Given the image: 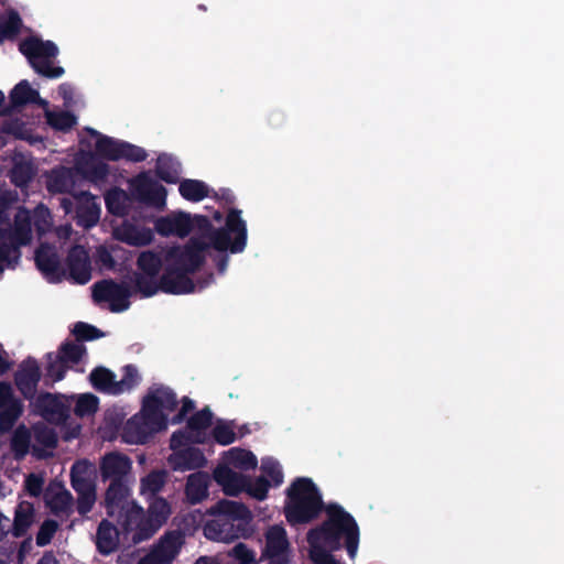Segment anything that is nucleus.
<instances>
[{"mask_svg": "<svg viewBox=\"0 0 564 564\" xmlns=\"http://www.w3.org/2000/svg\"><path fill=\"white\" fill-rule=\"evenodd\" d=\"M155 230L159 235L164 237L174 235L173 216L159 218L155 221Z\"/></svg>", "mask_w": 564, "mask_h": 564, "instance_id": "338daca9", "label": "nucleus"}, {"mask_svg": "<svg viewBox=\"0 0 564 564\" xmlns=\"http://www.w3.org/2000/svg\"><path fill=\"white\" fill-rule=\"evenodd\" d=\"M32 239V220L30 212L20 208L13 224L9 221L4 247H0V257H3V271L15 269L21 262V248Z\"/></svg>", "mask_w": 564, "mask_h": 564, "instance_id": "0eeeda50", "label": "nucleus"}, {"mask_svg": "<svg viewBox=\"0 0 564 564\" xmlns=\"http://www.w3.org/2000/svg\"><path fill=\"white\" fill-rule=\"evenodd\" d=\"M31 402L33 412L51 424H64L69 417V405L61 393L43 391Z\"/></svg>", "mask_w": 564, "mask_h": 564, "instance_id": "ddd939ff", "label": "nucleus"}, {"mask_svg": "<svg viewBox=\"0 0 564 564\" xmlns=\"http://www.w3.org/2000/svg\"><path fill=\"white\" fill-rule=\"evenodd\" d=\"M214 441L223 446H228L236 442V432L228 423L219 421L212 431Z\"/></svg>", "mask_w": 564, "mask_h": 564, "instance_id": "603ef678", "label": "nucleus"}, {"mask_svg": "<svg viewBox=\"0 0 564 564\" xmlns=\"http://www.w3.org/2000/svg\"><path fill=\"white\" fill-rule=\"evenodd\" d=\"M115 237L130 246L141 247L151 243L154 236L149 228H140L133 224H123L116 228Z\"/></svg>", "mask_w": 564, "mask_h": 564, "instance_id": "c756f323", "label": "nucleus"}, {"mask_svg": "<svg viewBox=\"0 0 564 564\" xmlns=\"http://www.w3.org/2000/svg\"><path fill=\"white\" fill-rule=\"evenodd\" d=\"M175 392L160 386L150 389L142 400L139 414L133 415L124 427V438L128 443L143 444L151 433L166 429L164 411L172 412L177 408Z\"/></svg>", "mask_w": 564, "mask_h": 564, "instance_id": "f03ea898", "label": "nucleus"}, {"mask_svg": "<svg viewBox=\"0 0 564 564\" xmlns=\"http://www.w3.org/2000/svg\"><path fill=\"white\" fill-rule=\"evenodd\" d=\"M133 294L127 282L102 279L93 284V301L109 302V310L115 313L127 311L131 305L129 297Z\"/></svg>", "mask_w": 564, "mask_h": 564, "instance_id": "9b49d317", "label": "nucleus"}, {"mask_svg": "<svg viewBox=\"0 0 564 564\" xmlns=\"http://www.w3.org/2000/svg\"><path fill=\"white\" fill-rule=\"evenodd\" d=\"M96 549L101 555H110L116 552L119 544V531L108 520H102L96 532Z\"/></svg>", "mask_w": 564, "mask_h": 564, "instance_id": "cd10ccee", "label": "nucleus"}, {"mask_svg": "<svg viewBox=\"0 0 564 564\" xmlns=\"http://www.w3.org/2000/svg\"><path fill=\"white\" fill-rule=\"evenodd\" d=\"M18 397L14 395L12 386L9 382H0V408H4L7 404L15 402Z\"/></svg>", "mask_w": 564, "mask_h": 564, "instance_id": "69168bd1", "label": "nucleus"}, {"mask_svg": "<svg viewBox=\"0 0 564 564\" xmlns=\"http://www.w3.org/2000/svg\"><path fill=\"white\" fill-rule=\"evenodd\" d=\"M35 175L33 164L28 161L17 162L10 172V181L17 187L23 188L29 185Z\"/></svg>", "mask_w": 564, "mask_h": 564, "instance_id": "a19ab883", "label": "nucleus"}, {"mask_svg": "<svg viewBox=\"0 0 564 564\" xmlns=\"http://www.w3.org/2000/svg\"><path fill=\"white\" fill-rule=\"evenodd\" d=\"M213 414L208 408L193 414L187 421V429L197 434L205 442V430L212 425Z\"/></svg>", "mask_w": 564, "mask_h": 564, "instance_id": "37998d69", "label": "nucleus"}, {"mask_svg": "<svg viewBox=\"0 0 564 564\" xmlns=\"http://www.w3.org/2000/svg\"><path fill=\"white\" fill-rule=\"evenodd\" d=\"M131 490L129 489V480L110 482L105 494V502L107 514L115 518L118 510L133 503L129 499Z\"/></svg>", "mask_w": 564, "mask_h": 564, "instance_id": "a878e982", "label": "nucleus"}, {"mask_svg": "<svg viewBox=\"0 0 564 564\" xmlns=\"http://www.w3.org/2000/svg\"><path fill=\"white\" fill-rule=\"evenodd\" d=\"M74 186L73 172L67 167L55 169L47 180V189L51 193H67Z\"/></svg>", "mask_w": 564, "mask_h": 564, "instance_id": "e433bc0d", "label": "nucleus"}, {"mask_svg": "<svg viewBox=\"0 0 564 564\" xmlns=\"http://www.w3.org/2000/svg\"><path fill=\"white\" fill-rule=\"evenodd\" d=\"M174 236L184 238L193 231V220L186 212H177L173 215Z\"/></svg>", "mask_w": 564, "mask_h": 564, "instance_id": "864d4df0", "label": "nucleus"}, {"mask_svg": "<svg viewBox=\"0 0 564 564\" xmlns=\"http://www.w3.org/2000/svg\"><path fill=\"white\" fill-rule=\"evenodd\" d=\"M178 192L183 198L191 202H200L209 196V188L198 180H184L178 185Z\"/></svg>", "mask_w": 564, "mask_h": 564, "instance_id": "58836bf2", "label": "nucleus"}, {"mask_svg": "<svg viewBox=\"0 0 564 564\" xmlns=\"http://www.w3.org/2000/svg\"><path fill=\"white\" fill-rule=\"evenodd\" d=\"M261 470L271 478L273 486L279 487L283 482L282 468L276 459L272 457L263 458Z\"/></svg>", "mask_w": 564, "mask_h": 564, "instance_id": "5fc2aeb1", "label": "nucleus"}, {"mask_svg": "<svg viewBox=\"0 0 564 564\" xmlns=\"http://www.w3.org/2000/svg\"><path fill=\"white\" fill-rule=\"evenodd\" d=\"M19 48L36 74L50 79L64 74L63 67L53 65L52 58L58 54V46L53 41L29 36L21 41Z\"/></svg>", "mask_w": 564, "mask_h": 564, "instance_id": "423d86ee", "label": "nucleus"}, {"mask_svg": "<svg viewBox=\"0 0 564 564\" xmlns=\"http://www.w3.org/2000/svg\"><path fill=\"white\" fill-rule=\"evenodd\" d=\"M215 519L205 523L204 535L209 540L229 541L242 535L243 525L252 520L251 511L242 502L223 499L212 507Z\"/></svg>", "mask_w": 564, "mask_h": 564, "instance_id": "39448f33", "label": "nucleus"}, {"mask_svg": "<svg viewBox=\"0 0 564 564\" xmlns=\"http://www.w3.org/2000/svg\"><path fill=\"white\" fill-rule=\"evenodd\" d=\"M181 164L169 154H161L156 160L155 174L167 184H176L180 178Z\"/></svg>", "mask_w": 564, "mask_h": 564, "instance_id": "f704fd0d", "label": "nucleus"}, {"mask_svg": "<svg viewBox=\"0 0 564 564\" xmlns=\"http://www.w3.org/2000/svg\"><path fill=\"white\" fill-rule=\"evenodd\" d=\"M327 507L310 478H297L286 489L284 517L291 525L314 522L323 510L327 512Z\"/></svg>", "mask_w": 564, "mask_h": 564, "instance_id": "20e7f679", "label": "nucleus"}, {"mask_svg": "<svg viewBox=\"0 0 564 564\" xmlns=\"http://www.w3.org/2000/svg\"><path fill=\"white\" fill-rule=\"evenodd\" d=\"M133 463L128 455L111 452L105 454L99 462V474L102 481L129 480L131 475V465Z\"/></svg>", "mask_w": 564, "mask_h": 564, "instance_id": "dca6fc26", "label": "nucleus"}, {"mask_svg": "<svg viewBox=\"0 0 564 564\" xmlns=\"http://www.w3.org/2000/svg\"><path fill=\"white\" fill-rule=\"evenodd\" d=\"M95 473L88 459L76 460L70 467V486L77 494L76 509L80 516L91 512L96 503Z\"/></svg>", "mask_w": 564, "mask_h": 564, "instance_id": "1a4fd4ad", "label": "nucleus"}, {"mask_svg": "<svg viewBox=\"0 0 564 564\" xmlns=\"http://www.w3.org/2000/svg\"><path fill=\"white\" fill-rule=\"evenodd\" d=\"M58 530V522L55 521V520H45L37 533H36V544L40 546V547H44V545L51 543V541L53 540L54 535H55V532Z\"/></svg>", "mask_w": 564, "mask_h": 564, "instance_id": "6e6d98bb", "label": "nucleus"}, {"mask_svg": "<svg viewBox=\"0 0 564 564\" xmlns=\"http://www.w3.org/2000/svg\"><path fill=\"white\" fill-rule=\"evenodd\" d=\"M208 485L209 476L206 471L189 474L185 485L187 500L193 505L202 502L208 495Z\"/></svg>", "mask_w": 564, "mask_h": 564, "instance_id": "2f4dec72", "label": "nucleus"}, {"mask_svg": "<svg viewBox=\"0 0 564 564\" xmlns=\"http://www.w3.org/2000/svg\"><path fill=\"white\" fill-rule=\"evenodd\" d=\"M229 556L232 557L238 564H254V553L247 547L242 542H238L232 550L229 552Z\"/></svg>", "mask_w": 564, "mask_h": 564, "instance_id": "4d7b16f0", "label": "nucleus"}, {"mask_svg": "<svg viewBox=\"0 0 564 564\" xmlns=\"http://www.w3.org/2000/svg\"><path fill=\"white\" fill-rule=\"evenodd\" d=\"M99 399L94 393H82L76 400L74 413L78 417L94 415L98 410Z\"/></svg>", "mask_w": 564, "mask_h": 564, "instance_id": "49530a36", "label": "nucleus"}, {"mask_svg": "<svg viewBox=\"0 0 564 564\" xmlns=\"http://www.w3.org/2000/svg\"><path fill=\"white\" fill-rule=\"evenodd\" d=\"M45 503L55 517H68L73 510V496L63 487L53 490L48 488L45 492Z\"/></svg>", "mask_w": 564, "mask_h": 564, "instance_id": "7c9ffc66", "label": "nucleus"}, {"mask_svg": "<svg viewBox=\"0 0 564 564\" xmlns=\"http://www.w3.org/2000/svg\"><path fill=\"white\" fill-rule=\"evenodd\" d=\"M41 100L37 90L33 89L28 80L17 84L9 94V104L0 108V116H11L15 110Z\"/></svg>", "mask_w": 564, "mask_h": 564, "instance_id": "5701e85b", "label": "nucleus"}, {"mask_svg": "<svg viewBox=\"0 0 564 564\" xmlns=\"http://www.w3.org/2000/svg\"><path fill=\"white\" fill-rule=\"evenodd\" d=\"M354 560L359 544V528L355 519L339 503H329L327 519L307 533L310 560L313 564H340L332 552L343 547Z\"/></svg>", "mask_w": 564, "mask_h": 564, "instance_id": "f257e3e1", "label": "nucleus"}, {"mask_svg": "<svg viewBox=\"0 0 564 564\" xmlns=\"http://www.w3.org/2000/svg\"><path fill=\"white\" fill-rule=\"evenodd\" d=\"M93 138L96 139L95 142V154L109 160V161H119L122 160V151H123V142L120 140L112 139V137H106V134L100 133L94 128L87 129Z\"/></svg>", "mask_w": 564, "mask_h": 564, "instance_id": "bb28decb", "label": "nucleus"}, {"mask_svg": "<svg viewBox=\"0 0 564 564\" xmlns=\"http://www.w3.org/2000/svg\"><path fill=\"white\" fill-rule=\"evenodd\" d=\"M22 415L23 402L21 399L0 408V432H10Z\"/></svg>", "mask_w": 564, "mask_h": 564, "instance_id": "ea45409f", "label": "nucleus"}, {"mask_svg": "<svg viewBox=\"0 0 564 564\" xmlns=\"http://www.w3.org/2000/svg\"><path fill=\"white\" fill-rule=\"evenodd\" d=\"M42 373L35 358L28 357L14 375V382L24 400L30 402L36 397L37 386Z\"/></svg>", "mask_w": 564, "mask_h": 564, "instance_id": "a211bd4d", "label": "nucleus"}, {"mask_svg": "<svg viewBox=\"0 0 564 564\" xmlns=\"http://www.w3.org/2000/svg\"><path fill=\"white\" fill-rule=\"evenodd\" d=\"M271 482L263 476L252 480L248 477V485L245 492L257 500H264L268 497Z\"/></svg>", "mask_w": 564, "mask_h": 564, "instance_id": "8fccbe9b", "label": "nucleus"}, {"mask_svg": "<svg viewBox=\"0 0 564 564\" xmlns=\"http://www.w3.org/2000/svg\"><path fill=\"white\" fill-rule=\"evenodd\" d=\"M195 288L196 284L191 278V273L165 262L163 273L159 279V292L183 295L194 293Z\"/></svg>", "mask_w": 564, "mask_h": 564, "instance_id": "4468645a", "label": "nucleus"}, {"mask_svg": "<svg viewBox=\"0 0 564 564\" xmlns=\"http://www.w3.org/2000/svg\"><path fill=\"white\" fill-rule=\"evenodd\" d=\"M121 193H122L121 191L115 189V191L108 192L106 194V196H105V202H106L107 209L112 215H116V216H122L123 215L124 207H123V205L120 202Z\"/></svg>", "mask_w": 564, "mask_h": 564, "instance_id": "bf43d9fd", "label": "nucleus"}, {"mask_svg": "<svg viewBox=\"0 0 564 564\" xmlns=\"http://www.w3.org/2000/svg\"><path fill=\"white\" fill-rule=\"evenodd\" d=\"M194 444H202V438L194 434L189 429L176 430L171 434L170 448L173 452L191 447Z\"/></svg>", "mask_w": 564, "mask_h": 564, "instance_id": "a18cd8bd", "label": "nucleus"}, {"mask_svg": "<svg viewBox=\"0 0 564 564\" xmlns=\"http://www.w3.org/2000/svg\"><path fill=\"white\" fill-rule=\"evenodd\" d=\"M134 191L139 199L148 205L163 207L166 204V187L148 176L145 172L135 177Z\"/></svg>", "mask_w": 564, "mask_h": 564, "instance_id": "aec40b11", "label": "nucleus"}, {"mask_svg": "<svg viewBox=\"0 0 564 564\" xmlns=\"http://www.w3.org/2000/svg\"><path fill=\"white\" fill-rule=\"evenodd\" d=\"M169 481V471L166 469H153L140 480V495L147 499L159 497Z\"/></svg>", "mask_w": 564, "mask_h": 564, "instance_id": "473e14b6", "label": "nucleus"}, {"mask_svg": "<svg viewBox=\"0 0 564 564\" xmlns=\"http://www.w3.org/2000/svg\"><path fill=\"white\" fill-rule=\"evenodd\" d=\"M34 261L36 268L50 282H61L66 271L61 267V259L56 249L50 243H41L35 250Z\"/></svg>", "mask_w": 564, "mask_h": 564, "instance_id": "f3484780", "label": "nucleus"}, {"mask_svg": "<svg viewBox=\"0 0 564 564\" xmlns=\"http://www.w3.org/2000/svg\"><path fill=\"white\" fill-rule=\"evenodd\" d=\"M89 380L95 390L99 392L120 394L121 389L117 384L116 375L107 368L96 367L90 376Z\"/></svg>", "mask_w": 564, "mask_h": 564, "instance_id": "72a5a7b5", "label": "nucleus"}, {"mask_svg": "<svg viewBox=\"0 0 564 564\" xmlns=\"http://www.w3.org/2000/svg\"><path fill=\"white\" fill-rule=\"evenodd\" d=\"M207 248H209V245L204 239L192 237L183 246L170 247L165 252V262L194 274L204 264V252Z\"/></svg>", "mask_w": 564, "mask_h": 564, "instance_id": "9d476101", "label": "nucleus"}, {"mask_svg": "<svg viewBox=\"0 0 564 564\" xmlns=\"http://www.w3.org/2000/svg\"><path fill=\"white\" fill-rule=\"evenodd\" d=\"M135 264L138 271H133L130 276L133 292L144 299L154 296L159 293L160 272L163 269L161 254L148 249L138 256Z\"/></svg>", "mask_w": 564, "mask_h": 564, "instance_id": "6e6552de", "label": "nucleus"}, {"mask_svg": "<svg viewBox=\"0 0 564 564\" xmlns=\"http://www.w3.org/2000/svg\"><path fill=\"white\" fill-rule=\"evenodd\" d=\"M47 121L54 129L65 132L77 123V118L69 111L50 112Z\"/></svg>", "mask_w": 564, "mask_h": 564, "instance_id": "09e8293b", "label": "nucleus"}, {"mask_svg": "<svg viewBox=\"0 0 564 564\" xmlns=\"http://www.w3.org/2000/svg\"><path fill=\"white\" fill-rule=\"evenodd\" d=\"M140 381V376L133 365H128L123 368V378L117 381L121 389V393L133 389Z\"/></svg>", "mask_w": 564, "mask_h": 564, "instance_id": "13d9d810", "label": "nucleus"}, {"mask_svg": "<svg viewBox=\"0 0 564 564\" xmlns=\"http://www.w3.org/2000/svg\"><path fill=\"white\" fill-rule=\"evenodd\" d=\"M215 481L224 488V491L228 496H238L240 492H245L246 486L248 485V476L234 471L227 465H219L214 469L213 473Z\"/></svg>", "mask_w": 564, "mask_h": 564, "instance_id": "393cba45", "label": "nucleus"}, {"mask_svg": "<svg viewBox=\"0 0 564 564\" xmlns=\"http://www.w3.org/2000/svg\"><path fill=\"white\" fill-rule=\"evenodd\" d=\"M86 351L87 349L83 344L65 341L61 344L59 352H57V355L69 367V365H77V362L82 360Z\"/></svg>", "mask_w": 564, "mask_h": 564, "instance_id": "de8ad7c7", "label": "nucleus"}, {"mask_svg": "<svg viewBox=\"0 0 564 564\" xmlns=\"http://www.w3.org/2000/svg\"><path fill=\"white\" fill-rule=\"evenodd\" d=\"M23 28L21 14L15 9L6 12V18L0 22V43L4 40H14Z\"/></svg>", "mask_w": 564, "mask_h": 564, "instance_id": "4c0bfd02", "label": "nucleus"}, {"mask_svg": "<svg viewBox=\"0 0 564 564\" xmlns=\"http://www.w3.org/2000/svg\"><path fill=\"white\" fill-rule=\"evenodd\" d=\"M118 524L127 534L132 533V542L139 543L145 539H141V529L145 525V514L142 507L132 502L124 507L121 511H117L116 517Z\"/></svg>", "mask_w": 564, "mask_h": 564, "instance_id": "412c9836", "label": "nucleus"}, {"mask_svg": "<svg viewBox=\"0 0 564 564\" xmlns=\"http://www.w3.org/2000/svg\"><path fill=\"white\" fill-rule=\"evenodd\" d=\"M149 501L147 521L141 529V539L152 538L167 521L171 514V506L165 498L153 497Z\"/></svg>", "mask_w": 564, "mask_h": 564, "instance_id": "6ab92c4d", "label": "nucleus"}, {"mask_svg": "<svg viewBox=\"0 0 564 564\" xmlns=\"http://www.w3.org/2000/svg\"><path fill=\"white\" fill-rule=\"evenodd\" d=\"M44 479L39 474H30L25 477L24 488L32 497H39L43 491Z\"/></svg>", "mask_w": 564, "mask_h": 564, "instance_id": "680f3d73", "label": "nucleus"}, {"mask_svg": "<svg viewBox=\"0 0 564 564\" xmlns=\"http://www.w3.org/2000/svg\"><path fill=\"white\" fill-rule=\"evenodd\" d=\"M184 543L185 534L181 530H169L150 549V552L139 560L138 564H172Z\"/></svg>", "mask_w": 564, "mask_h": 564, "instance_id": "f8f14e48", "label": "nucleus"}, {"mask_svg": "<svg viewBox=\"0 0 564 564\" xmlns=\"http://www.w3.org/2000/svg\"><path fill=\"white\" fill-rule=\"evenodd\" d=\"M204 452L198 447H185L173 452L167 457V464L173 470L185 473V470L199 469L206 465Z\"/></svg>", "mask_w": 564, "mask_h": 564, "instance_id": "b1692460", "label": "nucleus"}, {"mask_svg": "<svg viewBox=\"0 0 564 564\" xmlns=\"http://www.w3.org/2000/svg\"><path fill=\"white\" fill-rule=\"evenodd\" d=\"M72 333L78 341L95 340L104 336L102 332L96 328V326H93V324H87V322L83 321L75 323Z\"/></svg>", "mask_w": 564, "mask_h": 564, "instance_id": "3c124183", "label": "nucleus"}, {"mask_svg": "<svg viewBox=\"0 0 564 564\" xmlns=\"http://www.w3.org/2000/svg\"><path fill=\"white\" fill-rule=\"evenodd\" d=\"M12 446L15 453L25 454L29 446V434H20V432H17L13 436Z\"/></svg>", "mask_w": 564, "mask_h": 564, "instance_id": "774afa93", "label": "nucleus"}, {"mask_svg": "<svg viewBox=\"0 0 564 564\" xmlns=\"http://www.w3.org/2000/svg\"><path fill=\"white\" fill-rule=\"evenodd\" d=\"M289 541L285 530L280 525L271 527L265 534L264 557L288 556Z\"/></svg>", "mask_w": 564, "mask_h": 564, "instance_id": "c85d7f7f", "label": "nucleus"}, {"mask_svg": "<svg viewBox=\"0 0 564 564\" xmlns=\"http://www.w3.org/2000/svg\"><path fill=\"white\" fill-rule=\"evenodd\" d=\"M75 169L85 180L95 184L105 182L109 173L108 164L100 161L91 151L83 152L76 159Z\"/></svg>", "mask_w": 564, "mask_h": 564, "instance_id": "4be33fe9", "label": "nucleus"}, {"mask_svg": "<svg viewBox=\"0 0 564 564\" xmlns=\"http://www.w3.org/2000/svg\"><path fill=\"white\" fill-rule=\"evenodd\" d=\"M78 218L86 227L95 226L99 220V208L96 205L79 208L77 212Z\"/></svg>", "mask_w": 564, "mask_h": 564, "instance_id": "e2e57ef3", "label": "nucleus"}, {"mask_svg": "<svg viewBox=\"0 0 564 564\" xmlns=\"http://www.w3.org/2000/svg\"><path fill=\"white\" fill-rule=\"evenodd\" d=\"M193 230H197L198 238L205 240L209 247L218 252L241 253L247 243V226L241 219V209L231 208L226 217L224 227L214 228L206 216L195 215L192 217Z\"/></svg>", "mask_w": 564, "mask_h": 564, "instance_id": "7ed1b4c3", "label": "nucleus"}, {"mask_svg": "<svg viewBox=\"0 0 564 564\" xmlns=\"http://www.w3.org/2000/svg\"><path fill=\"white\" fill-rule=\"evenodd\" d=\"M2 132L13 134L20 140H25V126L23 121L17 119V120H10L6 121L1 127Z\"/></svg>", "mask_w": 564, "mask_h": 564, "instance_id": "0e129e2a", "label": "nucleus"}, {"mask_svg": "<svg viewBox=\"0 0 564 564\" xmlns=\"http://www.w3.org/2000/svg\"><path fill=\"white\" fill-rule=\"evenodd\" d=\"M148 153L144 149L133 145L129 142H123L122 159L132 162H142L147 159Z\"/></svg>", "mask_w": 564, "mask_h": 564, "instance_id": "052dcab7", "label": "nucleus"}, {"mask_svg": "<svg viewBox=\"0 0 564 564\" xmlns=\"http://www.w3.org/2000/svg\"><path fill=\"white\" fill-rule=\"evenodd\" d=\"M66 275L78 284H86L91 279V261L88 251L82 245H75L69 248L65 260Z\"/></svg>", "mask_w": 564, "mask_h": 564, "instance_id": "2eb2a0df", "label": "nucleus"}, {"mask_svg": "<svg viewBox=\"0 0 564 564\" xmlns=\"http://www.w3.org/2000/svg\"><path fill=\"white\" fill-rule=\"evenodd\" d=\"M46 358H47V365L45 368L46 380L51 379L52 382H57V381H61L62 379H64V377L68 370V366L61 358V356L58 354L47 352Z\"/></svg>", "mask_w": 564, "mask_h": 564, "instance_id": "c03bdc74", "label": "nucleus"}, {"mask_svg": "<svg viewBox=\"0 0 564 564\" xmlns=\"http://www.w3.org/2000/svg\"><path fill=\"white\" fill-rule=\"evenodd\" d=\"M34 509L32 503L20 502L15 509L12 534L15 538H22L33 523Z\"/></svg>", "mask_w": 564, "mask_h": 564, "instance_id": "c9c22d12", "label": "nucleus"}, {"mask_svg": "<svg viewBox=\"0 0 564 564\" xmlns=\"http://www.w3.org/2000/svg\"><path fill=\"white\" fill-rule=\"evenodd\" d=\"M228 463L241 470L253 469L258 465L257 456L247 449L231 448L227 455Z\"/></svg>", "mask_w": 564, "mask_h": 564, "instance_id": "79ce46f5", "label": "nucleus"}]
</instances>
